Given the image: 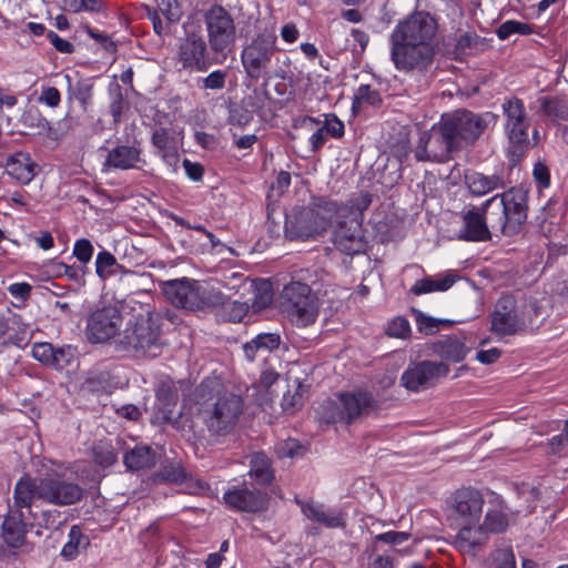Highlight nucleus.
I'll list each match as a JSON object with an SVG mask.
<instances>
[{"label":"nucleus","instance_id":"nucleus-59","mask_svg":"<svg viewBox=\"0 0 568 568\" xmlns=\"http://www.w3.org/2000/svg\"><path fill=\"white\" fill-rule=\"evenodd\" d=\"M165 165L168 166L169 171L172 173H176L179 170V162H180V154H179V148L173 149L168 152H163L159 154Z\"/></svg>","mask_w":568,"mask_h":568},{"label":"nucleus","instance_id":"nucleus-56","mask_svg":"<svg viewBox=\"0 0 568 568\" xmlns=\"http://www.w3.org/2000/svg\"><path fill=\"white\" fill-rule=\"evenodd\" d=\"M419 331L426 334H434L438 329L439 321L419 313L416 316Z\"/></svg>","mask_w":568,"mask_h":568},{"label":"nucleus","instance_id":"nucleus-29","mask_svg":"<svg viewBox=\"0 0 568 568\" xmlns=\"http://www.w3.org/2000/svg\"><path fill=\"white\" fill-rule=\"evenodd\" d=\"M6 172L17 182L28 184L37 174V163L28 153L18 152L7 160Z\"/></svg>","mask_w":568,"mask_h":568},{"label":"nucleus","instance_id":"nucleus-50","mask_svg":"<svg viewBox=\"0 0 568 568\" xmlns=\"http://www.w3.org/2000/svg\"><path fill=\"white\" fill-rule=\"evenodd\" d=\"M227 72L223 70H215L207 77L201 79V88L206 90H221L225 85Z\"/></svg>","mask_w":568,"mask_h":568},{"label":"nucleus","instance_id":"nucleus-42","mask_svg":"<svg viewBox=\"0 0 568 568\" xmlns=\"http://www.w3.org/2000/svg\"><path fill=\"white\" fill-rule=\"evenodd\" d=\"M158 13H161L169 23L178 22L182 16V4L179 0H154Z\"/></svg>","mask_w":568,"mask_h":568},{"label":"nucleus","instance_id":"nucleus-18","mask_svg":"<svg viewBox=\"0 0 568 568\" xmlns=\"http://www.w3.org/2000/svg\"><path fill=\"white\" fill-rule=\"evenodd\" d=\"M449 367L445 363L424 361L409 366L402 375V385L412 392L433 386L440 377L447 376Z\"/></svg>","mask_w":568,"mask_h":568},{"label":"nucleus","instance_id":"nucleus-10","mask_svg":"<svg viewBox=\"0 0 568 568\" xmlns=\"http://www.w3.org/2000/svg\"><path fill=\"white\" fill-rule=\"evenodd\" d=\"M280 303L290 321L296 326L306 327L317 318V298L310 286L300 281H292L283 287Z\"/></svg>","mask_w":568,"mask_h":568},{"label":"nucleus","instance_id":"nucleus-62","mask_svg":"<svg viewBox=\"0 0 568 568\" xmlns=\"http://www.w3.org/2000/svg\"><path fill=\"white\" fill-rule=\"evenodd\" d=\"M501 355V352L499 348H490L487 351H479L476 354V359L485 365H489L495 363Z\"/></svg>","mask_w":568,"mask_h":568},{"label":"nucleus","instance_id":"nucleus-48","mask_svg":"<svg viewBox=\"0 0 568 568\" xmlns=\"http://www.w3.org/2000/svg\"><path fill=\"white\" fill-rule=\"evenodd\" d=\"M381 102L379 94L368 84H362L357 89L354 99V106L356 104L367 103L369 105H377Z\"/></svg>","mask_w":568,"mask_h":568},{"label":"nucleus","instance_id":"nucleus-63","mask_svg":"<svg viewBox=\"0 0 568 568\" xmlns=\"http://www.w3.org/2000/svg\"><path fill=\"white\" fill-rule=\"evenodd\" d=\"M9 293L20 300H27L31 292V286L28 283H13L8 287Z\"/></svg>","mask_w":568,"mask_h":568},{"label":"nucleus","instance_id":"nucleus-40","mask_svg":"<svg viewBox=\"0 0 568 568\" xmlns=\"http://www.w3.org/2000/svg\"><path fill=\"white\" fill-rule=\"evenodd\" d=\"M320 417L327 424L345 423L343 406L341 405V397L337 400L326 399L321 405Z\"/></svg>","mask_w":568,"mask_h":568},{"label":"nucleus","instance_id":"nucleus-28","mask_svg":"<svg viewBox=\"0 0 568 568\" xmlns=\"http://www.w3.org/2000/svg\"><path fill=\"white\" fill-rule=\"evenodd\" d=\"M473 347L474 342H469L466 336H449L436 344L435 352L446 361L459 363L468 355Z\"/></svg>","mask_w":568,"mask_h":568},{"label":"nucleus","instance_id":"nucleus-22","mask_svg":"<svg viewBox=\"0 0 568 568\" xmlns=\"http://www.w3.org/2000/svg\"><path fill=\"white\" fill-rule=\"evenodd\" d=\"M488 209L470 205L462 213L463 227L459 239L471 242H485L490 240L491 235L485 220V212Z\"/></svg>","mask_w":568,"mask_h":568},{"label":"nucleus","instance_id":"nucleus-34","mask_svg":"<svg viewBox=\"0 0 568 568\" xmlns=\"http://www.w3.org/2000/svg\"><path fill=\"white\" fill-rule=\"evenodd\" d=\"M281 336L277 333H261L243 346L247 359L253 361L258 353L266 354L278 348Z\"/></svg>","mask_w":568,"mask_h":568},{"label":"nucleus","instance_id":"nucleus-20","mask_svg":"<svg viewBox=\"0 0 568 568\" xmlns=\"http://www.w3.org/2000/svg\"><path fill=\"white\" fill-rule=\"evenodd\" d=\"M227 507L244 513H260L266 510L268 497L256 488L236 487L223 494Z\"/></svg>","mask_w":568,"mask_h":568},{"label":"nucleus","instance_id":"nucleus-46","mask_svg":"<svg viewBox=\"0 0 568 568\" xmlns=\"http://www.w3.org/2000/svg\"><path fill=\"white\" fill-rule=\"evenodd\" d=\"M541 110L549 116L568 120V105L561 100L544 98Z\"/></svg>","mask_w":568,"mask_h":568},{"label":"nucleus","instance_id":"nucleus-60","mask_svg":"<svg viewBox=\"0 0 568 568\" xmlns=\"http://www.w3.org/2000/svg\"><path fill=\"white\" fill-rule=\"evenodd\" d=\"M148 17L152 21L153 29L158 36H164L169 33V22L165 23L161 20L156 10L148 9Z\"/></svg>","mask_w":568,"mask_h":568},{"label":"nucleus","instance_id":"nucleus-25","mask_svg":"<svg viewBox=\"0 0 568 568\" xmlns=\"http://www.w3.org/2000/svg\"><path fill=\"white\" fill-rule=\"evenodd\" d=\"M29 325L23 322L21 315L7 311L0 313V338L7 335L3 344L21 347L29 341Z\"/></svg>","mask_w":568,"mask_h":568},{"label":"nucleus","instance_id":"nucleus-37","mask_svg":"<svg viewBox=\"0 0 568 568\" xmlns=\"http://www.w3.org/2000/svg\"><path fill=\"white\" fill-rule=\"evenodd\" d=\"M64 80L67 82L68 98L70 100L77 99L80 102L83 110H87L92 99L93 83L91 82V80L81 79L73 83L72 77L70 74H64Z\"/></svg>","mask_w":568,"mask_h":568},{"label":"nucleus","instance_id":"nucleus-16","mask_svg":"<svg viewBox=\"0 0 568 568\" xmlns=\"http://www.w3.org/2000/svg\"><path fill=\"white\" fill-rule=\"evenodd\" d=\"M435 50L424 44H390V59L399 71H425L433 63Z\"/></svg>","mask_w":568,"mask_h":568},{"label":"nucleus","instance_id":"nucleus-36","mask_svg":"<svg viewBox=\"0 0 568 568\" xmlns=\"http://www.w3.org/2000/svg\"><path fill=\"white\" fill-rule=\"evenodd\" d=\"M124 464L131 470L151 468L155 465V455L148 446H135L124 455Z\"/></svg>","mask_w":568,"mask_h":568},{"label":"nucleus","instance_id":"nucleus-35","mask_svg":"<svg viewBox=\"0 0 568 568\" xmlns=\"http://www.w3.org/2000/svg\"><path fill=\"white\" fill-rule=\"evenodd\" d=\"M248 475L261 485L272 483L274 470L270 458L264 453H255L251 456Z\"/></svg>","mask_w":568,"mask_h":568},{"label":"nucleus","instance_id":"nucleus-14","mask_svg":"<svg viewBox=\"0 0 568 568\" xmlns=\"http://www.w3.org/2000/svg\"><path fill=\"white\" fill-rule=\"evenodd\" d=\"M449 131L440 120L438 124L433 125L429 132H424L415 149L417 161H430L443 163L450 159L453 152L458 151Z\"/></svg>","mask_w":568,"mask_h":568},{"label":"nucleus","instance_id":"nucleus-43","mask_svg":"<svg viewBox=\"0 0 568 568\" xmlns=\"http://www.w3.org/2000/svg\"><path fill=\"white\" fill-rule=\"evenodd\" d=\"M77 347L72 345H63L54 348V361L52 367L63 369L74 364L77 359Z\"/></svg>","mask_w":568,"mask_h":568},{"label":"nucleus","instance_id":"nucleus-15","mask_svg":"<svg viewBox=\"0 0 568 568\" xmlns=\"http://www.w3.org/2000/svg\"><path fill=\"white\" fill-rule=\"evenodd\" d=\"M435 32V21L427 13L416 12L395 27L389 41L390 44L433 45Z\"/></svg>","mask_w":568,"mask_h":568},{"label":"nucleus","instance_id":"nucleus-33","mask_svg":"<svg viewBox=\"0 0 568 568\" xmlns=\"http://www.w3.org/2000/svg\"><path fill=\"white\" fill-rule=\"evenodd\" d=\"M457 276L453 272L437 274L415 282L410 292L415 295L428 294L433 292H445L456 283Z\"/></svg>","mask_w":568,"mask_h":568},{"label":"nucleus","instance_id":"nucleus-13","mask_svg":"<svg viewBox=\"0 0 568 568\" xmlns=\"http://www.w3.org/2000/svg\"><path fill=\"white\" fill-rule=\"evenodd\" d=\"M276 50V36L273 32L264 31L253 38L241 52L246 75L258 80L268 70Z\"/></svg>","mask_w":568,"mask_h":568},{"label":"nucleus","instance_id":"nucleus-31","mask_svg":"<svg viewBox=\"0 0 568 568\" xmlns=\"http://www.w3.org/2000/svg\"><path fill=\"white\" fill-rule=\"evenodd\" d=\"M140 161V149L132 145H118L109 151L104 166L115 170H130L138 168Z\"/></svg>","mask_w":568,"mask_h":568},{"label":"nucleus","instance_id":"nucleus-64","mask_svg":"<svg viewBox=\"0 0 568 568\" xmlns=\"http://www.w3.org/2000/svg\"><path fill=\"white\" fill-rule=\"evenodd\" d=\"M326 135L327 134L322 126L315 130L308 140L312 152H317L325 144Z\"/></svg>","mask_w":568,"mask_h":568},{"label":"nucleus","instance_id":"nucleus-5","mask_svg":"<svg viewBox=\"0 0 568 568\" xmlns=\"http://www.w3.org/2000/svg\"><path fill=\"white\" fill-rule=\"evenodd\" d=\"M162 292L174 306L189 311L209 310L224 304V294L220 290L185 277L163 283Z\"/></svg>","mask_w":568,"mask_h":568},{"label":"nucleus","instance_id":"nucleus-41","mask_svg":"<svg viewBox=\"0 0 568 568\" xmlns=\"http://www.w3.org/2000/svg\"><path fill=\"white\" fill-rule=\"evenodd\" d=\"M152 143L156 148L158 154L179 148L176 136L165 128H159L153 132Z\"/></svg>","mask_w":568,"mask_h":568},{"label":"nucleus","instance_id":"nucleus-8","mask_svg":"<svg viewBox=\"0 0 568 568\" xmlns=\"http://www.w3.org/2000/svg\"><path fill=\"white\" fill-rule=\"evenodd\" d=\"M497 118V114L489 111L476 113L458 109L442 115V121L460 150L466 145H473L490 126L496 124Z\"/></svg>","mask_w":568,"mask_h":568},{"label":"nucleus","instance_id":"nucleus-19","mask_svg":"<svg viewBox=\"0 0 568 568\" xmlns=\"http://www.w3.org/2000/svg\"><path fill=\"white\" fill-rule=\"evenodd\" d=\"M122 324V314L115 306H105L94 311L87 323L90 342L103 343L113 337Z\"/></svg>","mask_w":568,"mask_h":568},{"label":"nucleus","instance_id":"nucleus-9","mask_svg":"<svg viewBox=\"0 0 568 568\" xmlns=\"http://www.w3.org/2000/svg\"><path fill=\"white\" fill-rule=\"evenodd\" d=\"M505 116L504 132L508 141V153L519 159L530 148L529 129L530 118L524 102L517 97L506 99L501 103Z\"/></svg>","mask_w":568,"mask_h":568},{"label":"nucleus","instance_id":"nucleus-39","mask_svg":"<svg viewBox=\"0 0 568 568\" xmlns=\"http://www.w3.org/2000/svg\"><path fill=\"white\" fill-rule=\"evenodd\" d=\"M487 562L495 568H516V556L513 546L506 544L496 546Z\"/></svg>","mask_w":568,"mask_h":568},{"label":"nucleus","instance_id":"nucleus-53","mask_svg":"<svg viewBox=\"0 0 568 568\" xmlns=\"http://www.w3.org/2000/svg\"><path fill=\"white\" fill-rule=\"evenodd\" d=\"M220 306H224L230 310L229 320L232 322L241 321L247 312L246 304L241 303V302H230L226 300L225 296H224V304H221Z\"/></svg>","mask_w":568,"mask_h":568},{"label":"nucleus","instance_id":"nucleus-21","mask_svg":"<svg viewBox=\"0 0 568 568\" xmlns=\"http://www.w3.org/2000/svg\"><path fill=\"white\" fill-rule=\"evenodd\" d=\"M333 242L337 250L347 255L364 252L366 243L362 222L358 219L339 222L334 231Z\"/></svg>","mask_w":568,"mask_h":568},{"label":"nucleus","instance_id":"nucleus-32","mask_svg":"<svg viewBox=\"0 0 568 568\" xmlns=\"http://www.w3.org/2000/svg\"><path fill=\"white\" fill-rule=\"evenodd\" d=\"M465 182L474 196H484L493 191L506 187V182L499 174L486 175L479 172H470L465 175Z\"/></svg>","mask_w":568,"mask_h":568},{"label":"nucleus","instance_id":"nucleus-57","mask_svg":"<svg viewBox=\"0 0 568 568\" xmlns=\"http://www.w3.org/2000/svg\"><path fill=\"white\" fill-rule=\"evenodd\" d=\"M48 39L50 40L51 44L61 53H71L74 50V45L69 42L68 40H64L60 38L55 32L49 31L47 34Z\"/></svg>","mask_w":568,"mask_h":568},{"label":"nucleus","instance_id":"nucleus-17","mask_svg":"<svg viewBox=\"0 0 568 568\" xmlns=\"http://www.w3.org/2000/svg\"><path fill=\"white\" fill-rule=\"evenodd\" d=\"M185 37L179 45L178 58L183 68L204 71L207 68V45L197 26L184 24Z\"/></svg>","mask_w":568,"mask_h":568},{"label":"nucleus","instance_id":"nucleus-27","mask_svg":"<svg viewBox=\"0 0 568 568\" xmlns=\"http://www.w3.org/2000/svg\"><path fill=\"white\" fill-rule=\"evenodd\" d=\"M302 514L311 521L325 526L326 528H337L344 526L342 514L327 508L315 501L297 500Z\"/></svg>","mask_w":568,"mask_h":568},{"label":"nucleus","instance_id":"nucleus-47","mask_svg":"<svg viewBox=\"0 0 568 568\" xmlns=\"http://www.w3.org/2000/svg\"><path fill=\"white\" fill-rule=\"evenodd\" d=\"M54 346L50 343H36L32 346V356L44 365L52 366L54 361Z\"/></svg>","mask_w":568,"mask_h":568},{"label":"nucleus","instance_id":"nucleus-23","mask_svg":"<svg viewBox=\"0 0 568 568\" xmlns=\"http://www.w3.org/2000/svg\"><path fill=\"white\" fill-rule=\"evenodd\" d=\"M22 508L13 504L9 507V511L2 521L1 537L4 544L11 548H19L26 541L27 525L23 520Z\"/></svg>","mask_w":568,"mask_h":568},{"label":"nucleus","instance_id":"nucleus-54","mask_svg":"<svg viewBox=\"0 0 568 568\" xmlns=\"http://www.w3.org/2000/svg\"><path fill=\"white\" fill-rule=\"evenodd\" d=\"M409 534L404 531H387L375 536V542L383 541L389 545H400L408 540Z\"/></svg>","mask_w":568,"mask_h":568},{"label":"nucleus","instance_id":"nucleus-6","mask_svg":"<svg viewBox=\"0 0 568 568\" xmlns=\"http://www.w3.org/2000/svg\"><path fill=\"white\" fill-rule=\"evenodd\" d=\"M338 211L335 201H322L315 207H303L286 216L285 236L288 240H314L322 235Z\"/></svg>","mask_w":568,"mask_h":568},{"label":"nucleus","instance_id":"nucleus-1","mask_svg":"<svg viewBox=\"0 0 568 568\" xmlns=\"http://www.w3.org/2000/svg\"><path fill=\"white\" fill-rule=\"evenodd\" d=\"M217 379L203 381L196 388V418L213 436L230 434L243 413L242 398L235 394H221Z\"/></svg>","mask_w":568,"mask_h":568},{"label":"nucleus","instance_id":"nucleus-30","mask_svg":"<svg viewBox=\"0 0 568 568\" xmlns=\"http://www.w3.org/2000/svg\"><path fill=\"white\" fill-rule=\"evenodd\" d=\"M339 397L345 424H351L354 419L374 408V399L369 393L342 394Z\"/></svg>","mask_w":568,"mask_h":568},{"label":"nucleus","instance_id":"nucleus-12","mask_svg":"<svg viewBox=\"0 0 568 568\" xmlns=\"http://www.w3.org/2000/svg\"><path fill=\"white\" fill-rule=\"evenodd\" d=\"M204 24L211 51L225 60L236 43V26L232 14L221 6H213L204 14Z\"/></svg>","mask_w":568,"mask_h":568},{"label":"nucleus","instance_id":"nucleus-11","mask_svg":"<svg viewBox=\"0 0 568 568\" xmlns=\"http://www.w3.org/2000/svg\"><path fill=\"white\" fill-rule=\"evenodd\" d=\"M493 205H496L499 212L491 226L499 229L505 235L516 234L527 220V200L521 190L510 189L484 202L485 209Z\"/></svg>","mask_w":568,"mask_h":568},{"label":"nucleus","instance_id":"nucleus-49","mask_svg":"<svg viewBox=\"0 0 568 568\" xmlns=\"http://www.w3.org/2000/svg\"><path fill=\"white\" fill-rule=\"evenodd\" d=\"M386 333L390 337L406 338L410 333V326L405 317H395L386 328Z\"/></svg>","mask_w":568,"mask_h":568},{"label":"nucleus","instance_id":"nucleus-24","mask_svg":"<svg viewBox=\"0 0 568 568\" xmlns=\"http://www.w3.org/2000/svg\"><path fill=\"white\" fill-rule=\"evenodd\" d=\"M155 397L156 403L152 423L161 425L172 422L174 418V407L179 399L174 385L169 381L161 382L155 390Z\"/></svg>","mask_w":568,"mask_h":568},{"label":"nucleus","instance_id":"nucleus-3","mask_svg":"<svg viewBox=\"0 0 568 568\" xmlns=\"http://www.w3.org/2000/svg\"><path fill=\"white\" fill-rule=\"evenodd\" d=\"M484 498L473 488L457 490L450 498V518L459 527L455 537V547L463 554L471 552V539L481 535L476 529L483 519Z\"/></svg>","mask_w":568,"mask_h":568},{"label":"nucleus","instance_id":"nucleus-7","mask_svg":"<svg viewBox=\"0 0 568 568\" xmlns=\"http://www.w3.org/2000/svg\"><path fill=\"white\" fill-rule=\"evenodd\" d=\"M539 317L535 302L517 304L513 296H501L491 314V332L498 336L515 335L534 326Z\"/></svg>","mask_w":568,"mask_h":568},{"label":"nucleus","instance_id":"nucleus-55","mask_svg":"<svg viewBox=\"0 0 568 568\" xmlns=\"http://www.w3.org/2000/svg\"><path fill=\"white\" fill-rule=\"evenodd\" d=\"M61 97L57 88H43L39 97V102L47 104L50 108H55L60 104Z\"/></svg>","mask_w":568,"mask_h":568},{"label":"nucleus","instance_id":"nucleus-4","mask_svg":"<svg viewBox=\"0 0 568 568\" xmlns=\"http://www.w3.org/2000/svg\"><path fill=\"white\" fill-rule=\"evenodd\" d=\"M118 348L135 357H158L163 349L160 317L158 314H140L126 323L116 341Z\"/></svg>","mask_w":568,"mask_h":568},{"label":"nucleus","instance_id":"nucleus-45","mask_svg":"<svg viewBox=\"0 0 568 568\" xmlns=\"http://www.w3.org/2000/svg\"><path fill=\"white\" fill-rule=\"evenodd\" d=\"M61 8L69 12L100 11L102 3L99 0H58Z\"/></svg>","mask_w":568,"mask_h":568},{"label":"nucleus","instance_id":"nucleus-26","mask_svg":"<svg viewBox=\"0 0 568 568\" xmlns=\"http://www.w3.org/2000/svg\"><path fill=\"white\" fill-rule=\"evenodd\" d=\"M509 526L507 514L498 509H489L480 520L476 529H480L481 535L471 539V552L474 555L477 548L483 547L489 539L490 534L504 532Z\"/></svg>","mask_w":568,"mask_h":568},{"label":"nucleus","instance_id":"nucleus-2","mask_svg":"<svg viewBox=\"0 0 568 568\" xmlns=\"http://www.w3.org/2000/svg\"><path fill=\"white\" fill-rule=\"evenodd\" d=\"M84 496V489L75 481L63 476L50 474L40 478L21 477L13 491L17 507H31L33 500L65 507L78 504Z\"/></svg>","mask_w":568,"mask_h":568},{"label":"nucleus","instance_id":"nucleus-44","mask_svg":"<svg viewBox=\"0 0 568 568\" xmlns=\"http://www.w3.org/2000/svg\"><path fill=\"white\" fill-rule=\"evenodd\" d=\"M113 267L121 268L116 258L108 251H102L97 255L95 272L100 277H106L114 273Z\"/></svg>","mask_w":568,"mask_h":568},{"label":"nucleus","instance_id":"nucleus-52","mask_svg":"<svg viewBox=\"0 0 568 568\" xmlns=\"http://www.w3.org/2000/svg\"><path fill=\"white\" fill-rule=\"evenodd\" d=\"M322 128L326 134L335 139H339L344 135V123L333 113L325 115V121Z\"/></svg>","mask_w":568,"mask_h":568},{"label":"nucleus","instance_id":"nucleus-61","mask_svg":"<svg viewBox=\"0 0 568 568\" xmlns=\"http://www.w3.org/2000/svg\"><path fill=\"white\" fill-rule=\"evenodd\" d=\"M532 175L541 187L549 186L550 175L548 168L542 163H537L534 166Z\"/></svg>","mask_w":568,"mask_h":568},{"label":"nucleus","instance_id":"nucleus-51","mask_svg":"<svg viewBox=\"0 0 568 568\" xmlns=\"http://www.w3.org/2000/svg\"><path fill=\"white\" fill-rule=\"evenodd\" d=\"M93 245L87 239H80L74 243L73 255L82 263L88 264L93 255Z\"/></svg>","mask_w":568,"mask_h":568},{"label":"nucleus","instance_id":"nucleus-58","mask_svg":"<svg viewBox=\"0 0 568 568\" xmlns=\"http://www.w3.org/2000/svg\"><path fill=\"white\" fill-rule=\"evenodd\" d=\"M183 168L186 175L194 182L201 181L203 178V166L200 163L192 162L187 159L183 161Z\"/></svg>","mask_w":568,"mask_h":568},{"label":"nucleus","instance_id":"nucleus-38","mask_svg":"<svg viewBox=\"0 0 568 568\" xmlns=\"http://www.w3.org/2000/svg\"><path fill=\"white\" fill-rule=\"evenodd\" d=\"M88 545V537L82 534L79 526L74 525L70 529L68 541L61 550V556L65 559H73L79 555L80 549H84Z\"/></svg>","mask_w":568,"mask_h":568}]
</instances>
